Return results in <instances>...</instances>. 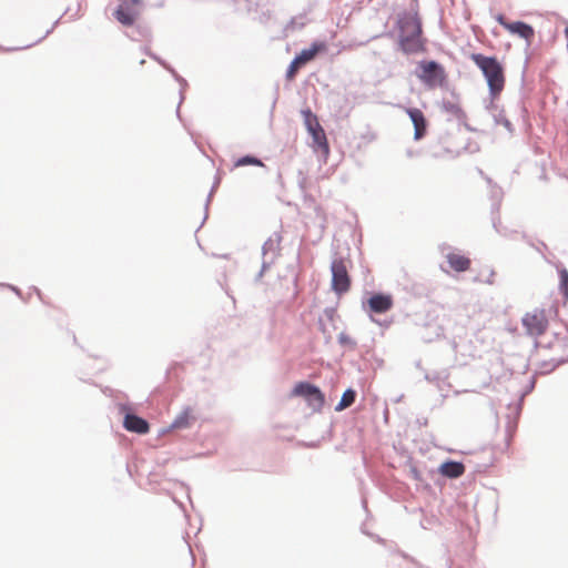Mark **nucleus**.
I'll use <instances>...</instances> for the list:
<instances>
[{
  "label": "nucleus",
  "mask_w": 568,
  "mask_h": 568,
  "mask_svg": "<svg viewBox=\"0 0 568 568\" xmlns=\"http://www.w3.org/2000/svg\"><path fill=\"white\" fill-rule=\"evenodd\" d=\"M399 34H422V23L416 13L404 12L398 17Z\"/></svg>",
  "instance_id": "9"
},
{
  "label": "nucleus",
  "mask_w": 568,
  "mask_h": 568,
  "mask_svg": "<svg viewBox=\"0 0 568 568\" xmlns=\"http://www.w3.org/2000/svg\"><path fill=\"white\" fill-rule=\"evenodd\" d=\"M422 34H398L399 48L406 54L417 53L424 50Z\"/></svg>",
  "instance_id": "10"
},
{
  "label": "nucleus",
  "mask_w": 568,
  "mask_h": 568,
  "mask_svg": "<svg viewBox=\"0 0 568 568\" xmlns=\"http://www.w3.org/2000/svg\"><path fill=\"white\" fill-rule=\"evenodd\" d=\"M152 59L156 60L159 63H161L162 65H164L174 77V79L180 83L181 85V89H180V95H181V100H180V103L182 102V100L184 99L183 97V91L185 90V88L187 87V82L184 78L180 77L174 69L168 67L159 57H156L155 54L153 53H148Z\"/></svg>",
  "instance_id": "20"
},
{
  "label": "nucleus",
  "mask_w": 568,
  "mask_h": 568,
  "mask_svg": "<svg viewBox=\"0 0 568 568\" xmlns=\"http://www.w3.org/2000/svg\"><path fill=\"white\" fill-rule=\"evenodd\" d=\"M33 292L41 298V292L37 287H32Z\"/></svg>",
  "instance_id": "36"
},
{
  "label": "nucleus",
  "mask_w": 568,
  "mask_h": 568,
  "mask_svg": "<svg viewBox=\"0 0 568 568\" xmlns=\"http://www.w3.org/2000/svg\"><path fill=\"white\" fill-rule=\"evenodd\" d=\"M306 400L314 410H321L324 405L325 397L324 394L318 388V395H311L308 396V398H306Z\"/></svg>",
  "instance_id": "24"
},
{
  "label": "nucleus",
  "mask_w": 568,
  "mask_h": 568,
  "mask_svg": "<svg viewBox=\"0 0 568 568\" xmlns=\"http://www.w3.org/2000/svg\"><path fill=\"white\" fill-rule=\"evenodd\" d=\"M487 283H488V284H493L491 277H488Z\"/></svg>",
  "instance_id": "37"
},
{
  "label": "nucleus",
  "mask_w": 568,
  "mask_h": 568,
  "mask_svg": "<svg viewBox=\"0 0 568 568\" xmlns=\"http://www.w3.org/2000/svg\"><path fill=\"white\" fill-rule=\"evenodd\" d=\"M506 30L519 36L520 38L527 41H529L535 34L534 28L530 24L523 21L511 22L509 26H506Z\"/></svg>",
  "instance_id": "16"
},
{
  "label": "nucleus",
  "mask_w": 568,
  "mask_h": 568,
  "mask_svg": "<svg viewBox=\"0 0 568 568\" xmlns=\"http://www.w3.org/2000/svg\"><path fill=\"white\" fill-rule=\"evenodd\" d=\"M325 313H326L329 317H332V316H333V314H334V310H333V308H327V310H325Z\"/></svg>",
  "instance_id": "34"
},
{
  "label": "nucleus",
  "mask_w": 568,
  "mask_h": 568,
  "mask_svg": "<svg viewBox=\"0 0 568 568\" xmlns=\"http://www.w3.org/2000/svg\"><path fill=\"white\" fill-rule=\"evenodd\" d=\"M559 292L568 301V271L565 267L558 268Z\"/></svg>",
  "instance_id": "22"
},
{
  "label": "nucleus",
  "mask_w": 568,
  "mask_h": 568,
  "mask_svg": "<svg viewBox=\"0 0 568 568\" xmlns=\"http://www.w3.org/2000/svg\"><path fill=\"white\" fill-rule=\"evenodd\" d=\"M277 99H278V90L276 89L275 90V97H274L273 102H272V110L275 108Z\"/></svg>",
  "instance_id": "32"
},
{
  "label": "nucleus",
  "mask_w": 568,
  "mask_h": 568,
  "mask_svg": "<svg viewBox=\"0 0 568 568\" xmlns=\"http://www.w3.org/2000/svg\"><path fill=\"white\" fill-rule=\"evenodd\" d=\"M438 471L440 475H443L447 478L455 479V478L460 477L465 473V466L460 462H455V460L449 459V460L444 462L439 466Z\"/></svg>",
  "instance_id": "15"
},
{
  "label": "nucleus",
  "mask_w": 568,
  "mask_h": 568,
  "mask_svg": "<svg viewBox=\"0 0 568 568\" xmlns=\"http://www.w3.org/2000/svg\"><path fill=\"white\" fill-rule=\"evenodd\" d=\"M486 110L491 115L496 125H503L509 133H513L514 128L511 122L506 118L504 109H501L491 97L490 101L486 104Z\"/></svg>",
  "instance_id": "11"
},
{
  "label": "nucleus",
  "mask_w": 568,
  "mask_h": 568,
  "mask_svg": "<svg viewBox=\"0 0 568 568\" xmlns=\"http://www.w3.org/2000/svg\"><path fill=\"white\" fill-rule=\"evenodd\" d=\"M282 236L278 232H274L262 246V265L256 275V281H260L264 273L275 263L281 252Z\"/></svg>",
  "instance_id": "4"
},
{
  "label": "nucleus",
  "mask_w": 568,
  "mask_h": 568,
  "mask_svg": "<svg viewBox=\"0 0 568 568\" xmlns=\"http://www.w3.org/2000/svg\"><path fill=\"white\" fill-rule=\"evenodd\" d=\"M141 0H120V4L114 11L115 19L123 26H132L139 16L138 6Z\"/></svg>",
  "instance_id": "8"
},
{
  "label": "nucleus",
  "mask_w": 568,
  "mask_h": 568,
  "mask_svg": "<svg viewBox=\"0 0 568 568\" xmlns=\"http://www.w3.org/2000/svg\"><path fill=\"white\" fill-rule=\"evenodd\" d=\"M243 165H257L263 166V163L260 159L253 156V155H244L235 162V166H243Z\"/></svg>",
  "instance_id": "25"
},
{
  "label": "nucleus",
  "mask_w": 568,
  "mask_h": 568,
  "mask_svg": "<svg viewBox=\"0 0 568 568\" xmlns=\"http://www.w3.org/2000/svg\"><path fill=\"white\" fill-rule=\"evenodd\" d=\"M355 399H356V392L353 388H347L343 393L338 404L335 406V410L342 412V410L348 408L349 406H352L354 404Z\"/></svg>",
  "instance_id": "19"
},
{
  "label": "nucleus",
  "mask_w": 568,
  "mask_h": 568,
  "mask_svg": "<svg viewBox=\"0 0 568 568\" xmlns=\"http://www.w3.org/2000/svg\"><path fill=\"white\" fill-rule=\"evenodd\" d=\"M446 260L449 266L456 272H465L470 266V260L464 255L448 253Z\"/></svg>",
  "instance_id": "17"
},
{
  "label": "nucleus",
  "mask_w": 568,
  "mask_h": 568,
  "mask_svg": "<svg viewBox=\"0 0 568 568\" xmlns=\"http://www.w3.org/2000/svg\"><path fill=\"white\" fill-rule=\"evenodd\" d=\"M123 426L126 430L136 434H146L149 432V423L144 418L131 413L124 416Z\"/></svg>",
  "instance_id": "14"
},
{
  "label": "nucleus",
  "mask_w": 568,
  "mask_h": 568,
  "mask_svg": "<svg viewBox=\"0 0 568 568\" xmlns=\"http://www.w3.org/2000/svg\"><path fill=\"white\" fill-rule=\"evenodd\" d=\"M326 49V44L324 42H314L308 49H304L298 53L290 63L286 70V78L292 79L297 70L312 59L320 52Z\"/></svg>",
  "instance_id": "7"
},
{
  "label": "nucleus",
  "mask_w": 568,
  "mask_h": 568,
  "mask_svg": "<svg viewBox=\"0 0 568 568\" xmlns=\"http://www.w3.org/2000/svg\"><path fill=\"white\" fill-rule=\"evenodd\" d=\"M521 323L526 333L534 337L542 335L548 326V321L542 310H534L530 313H526Z\"/></svg>",
  "instance_id": "6"
},
{
  "label": "nucleus",
  "mask_w": 568,
  "mask_h": 568,
  "mask_svg": "<svg viewBox=\"0 0 568 568\" xmlns=\"http://www.w3.org/2000/svg\"><path fill=\"white\" fill-rule=\"evenodd\" d=\"M368 306L371 312L383 314L389 311L393 306V300L390 295L386 294H374L372 295L368 301Z\"/></svg>",
  "instance_id": "12"
},
{
  "label": "nucleus",
  "mask_w": 568,
  "mask_h": 568,
  "mask_svg": "<svg viewBox=\"0 0 568 568\" xmlns=\"http://www.w3.org/2000/svg\"><path fill=\"white\" fill-rule=\"evenodd\" d=\"M304 125L312 136L313 145L321 150L323 153L328 154L329 148L323 128L321 126L317 116L310 108L301 110Z\"/></svg>",
  "instance_id": "3"
},
{
  "label": "nucleus",
  "mask_w": 568,
  "mask_h": 568,
  "mask_svg": "<svg viewBox=\"0 0 568 568\" xmlns=\"http://www.w3.org/2000/svg\"><path fill=\"white\" fill-rule=\"evenodd\" d=\"M471 61L483 72L489 90V95L496 99L505 85L504 68L496 57H487L481 53H473Z\"/></svg>",
  "instance_id": "1"
},
{
  "label": "nucleus",
  "mask_w": 568,
  "mask_h": 568,
  "mask_svg": "<svg viewBox=\"0 0 568 568\" xmlns=\"http://www.w3.org/2000/svg\"><path fill=\"white\" fill-rule=\"evenodd\" d=\"M332 290L337 294H343L349 290L351 278L348 276L346 260L335 256L331 263Z\"/></svg>",
  "instance_id": "5"
},
{
  "label": "nucleus",
  "mask_w": 568,
  "mask_h": 568,
  "mask_svg": "<svg viewBox=\"0 0 568 568\" xmlns=\"http://www.w3.org/2000/svg\"><path fill=\"white\" fill-rule=\"evenodd\" d=\"M442 109L457 119H460L464 115L459 105L452 101H443Z\"/></svg>",
  "instance_id": "23"
},
{
  "label": "nucleus",
  "mask_w": 568,
  "mask_h": 568,
  "mask_svg": "<svg viewBox=\"0 0 568 568\" xmlns=\"http://www.w3.org/2000/svg\"><path fill=\"white\" fill-rule=\"evenodd\" d=\"M214 190H215V185L212 186L211 192L209 193V196H207V200H206V203H205V209L206 210H207V206H209V203L211 201V197H212V194H213Z\"/></svg>",
  "instance_id": "30"
},
{
  "label": "nucleus",
  "mask_w": 568,
  "mask_h": 568,
  "mask_svg": "<svg viewBox=\"0 0 568 568\" xmlns=\"http://www.w3.org/2000/svg\"><path fill=\"white\" fill-rule=\"evenodd\" d=\"M6 286L9 287L10 290H12L17 295H19V296L21 295V292L18 287H16L13 285H9V284H7Z\"/></svg>",
  "instance_id": "31"
},
{
  "label": "nucleus",
  "mask_w": 568,
  "mask_h": 568,
  "mask_svg": "<svg viewBox=\"0 0 568 568\" xmlns=\"http://www.w3.org/2000/svg\"><path fill=\"white\" fill-rule=\"evenodd\" d=\"M190 415L191 409L185 408L182 413H180L175 419L172 422V428H186L190 425Z\"/></svg>",
  "instance_id": "21"
},
{
  "label": "nucleus",
  "mask_w": 568,
  "mask_h": 568,
  "mask_svg": "<svg viewBox=\"0 0 568 568\" xmlns=\"http://www.w3.org/2000/svg\"><path fill=\"white\" fill-rule=\"evenodd\" d=\"M496 20H497V21H498V23H499L500 26H503L505 29H506V26H509V24L511 23V22H508V21L506 20V18H505L503 14H498V16L496 17Z\"/></svg>",
  "instance_id": "28"
},
{
  "label": "nucleus",
  "mask_w": 568,
  "mask_h": 568,
  "mask_svg": "<svg viewBox=\"0 0 568 568\" xmlns=\"http://www.w3.org/2000/svg\"><path fill=\"white\" fill-rule=\"evenodd\" d=\"M339 345L348 347L349 349H355L357 346V343L355 339H353L351 336H348L346 333L342 332L338 335L337 338Z\"/></svg>",
  "instance_id": "27"
},
{
  "label": "nucleus",
  "mask_w": 568,
  "mask_h": 568,
  "mask_svg": "<svg viewBox=\"0 0 568 568\" xmlns=\"http://www.w3.org/2000/svg\"><path fill=\"white\" fill-rule=\"evenodd\" d=\"M412 473H413L414 478H416V479H418V478H419V474H418V470H417V469L413 468V469H412Z\"/></svg>",
  "instance_id": "33"
},
{
  "label": "nucleus",
  "mask_w": 568,
  "mask_h": 568,
  "mask_svg": "<svg viewBox=\"0 0 568 568\" xmlns=\"http://www.w3.org/2000/svg\"><path fill=\"white\" fill-rule=\"evenodd\" d=\"M57 23H58V21H55V22H54V24L52 26V28H51V29L47 30V32H45V34L42 37V39H43V38H45L49 33H51V31L53 30V28H54V26H55Z\"/></svg>",
  "instance_id": "35"
},
{
  "label": "nucleus",
  "mask_w": 568,
  "mask_h": 568,
  "mask_svg": "<svg viewBox=\"0 0 568 568\" xmlns=\"http://www.w3.org/2000/svg\"><path fill=\"white\" fill-rule=\"evenodd\" d=\"M407 114L414 124V139L420 140L425 135L427 129V122L423 112L419 109L412 108L407 110Z\"/></svg>",
  "instance_id": "13"
},
{
  "label": "nucleus",
  "mask_w": 568,
  "mask_h": 568,
  "mask_svg": "<svg viewBox=\"0 0 568 568\" xmlns=\"http://www.w3.org/2000/svg\"><path fill=\"white\" fill-rule=\"evenodd\" d=\"M534 387H535V379L531 378L530 382H529V385H527V389L525 390V393L523 395L525 396L527 393L532 390Z\"/></svg>",
  "instance_id": "29"
},
{
  "label": "nucleus",
  "mask_w": 568,
  "mask_h": 568,
  "mask_svg": "<svg viewBox=\"0 0 568 568\" xmlns=\"http://www.w3.org/2000/svg\"><path fill=\"white\" fill-rule=\"evenodd\" d=\"M487 283H488V284H493L491 277H488Z\"/></svg>",
  "instance_id": "38"
},
{
  "label": "nucleus",
  "mask_w": 568,
  "mask_h": 568,
  "mask_svg": "<svg viewBox=\"0 0 568 568\" xmlns=\"http://www.w3.org/2000/svg\"><path fill=\"white\" fill-rule=\"evenodd\" d=\"M416 77L427 87L442 85L446 79L445 70L440 63L434 60H422L415 70Z\"/></svg>",
  "instance_id": "2"
},
{
  "label": "nucleus",
  "mask_w": 568,
  "mask_h": 568,
  "mask_svg": "<svg viewBox=\"0 0 568 568\" xmlns=\"http://www.w3.org/2000/svg\"><path fill=\"white\" fill-rule=\"evenodd\" d=\"M318 395V387L307 382H300L293 388V395L308 398L311 395Z\"/></svg>",
  "instance_id": "18"
},
{
  "label": "nucleus",
  "mask_w": 568,
  "mask_h": 568,
  "mask_svg": "<svg viewBox=\"0 0 568 568\" xmlns=\"http://www.w3.org/2000/svg\"><path fill=\"white\" fill-rule=\"evenodd\" d=\"M503 192L501 189L497 185H491L490 187V197L493 200V209L498 210L501 201Z\"/></svg>",
  "instance_id": "26"
}]
</instances>
